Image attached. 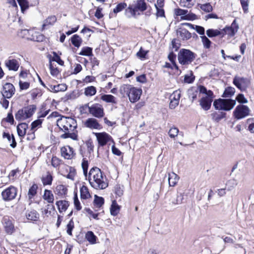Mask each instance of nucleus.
Instances as JSON below:
<instances>
[{
	"label": "nucleus",
	"mask_w": 254,
	"mask_h": 254,
	"mask_svg": "<svg viewBox=\"0 0 254 254\" xmlns=\"http://www.w3.org/2000/svg\"><path fill=\"white\" fill-rule=\"evenodd\" d=\"M49 87V90L55 93L65 91L67 89V86L65 84H59L56 85H50Z\"/></svg>",
	"instance_id": "23"
},
{
	"label": "nucleus",
	"mask_w": 254,
	"mask_h": 254,
	"mask_svg": "<svg viewBox=\"0 0 254 254\" xmlns=\"http://www.w3.org/2000/svg\"><path fill=\"white\" fill-rule=\"evenodd\" d=\"M3 224L6 233L11 234L14 231V227L12 221L8 218H4Z\"/></svg>",
	"instance_id": "19"
},
{
	"label": "nucleus",
	"mask_w": 254,
	"mask_h": 254,
	"mask_svg": "<svg viewBox=\"0 0 254 254\" xmlns=\"http://www.w3.org/2000/svg\"><path fill=\"white\" fill-rule=\"evenodd\" d=\"M67 190V189L65 186L59 185L56 187L55 192L59 196H63L66 194Z\"/></svg>",
	"instance_id": "29"
},
{
	"label": "nucleus",
	"mask_w": 254,
	"mask_h": 254,
	"mask_svg": "<svg viewBox=\"0 0 254 254\" xmlns=\"http://www.w3.org/2000/svg\"><path fill=\"white\" fill-rule=\"evenodd\" d=\"M94 206L96 208H100L104 203V199L102 197L95 195L94 200Z\"/></svg>",
	"instance_id": "41"
},
{
	"label": "nucleus",
	"mask_w": 254,
	"mask_h": 254,
	"mask_svg": "<svg viewBox=\"0 0 254 254\" xmlns=\"http://www.w3.org/2000/svg\"><path fill=\"white\" fill-rule=\"evenodd\" d=\"M38 186L36 184L33 185L29 189L28 191V195L29 198H31L34 196L37 193V190Z\"/></svg>",
	"instance_id": "50"
},
{
	"label": "nucleus",
	"mask_w": 254,
	"mask_h": 254,
	"mask_svg": "<svg viewBox=\"0 0 254 254\" xmlns=\"http://www.w3.org/2000/svg\"><path fill=\"white\" fill-rule=\"evenodd\" d=\"M61 153L62 156L65 159H71L75 155L74 149L68 145L62 147L61 148Z\"/></svg>",
	"instance_id": "14"
},
{
	"label": "nucleus",
	"mask_w": 254,
	"mask_h": 254,
	"mask_svg": "<svg viewBox=\"0 0 254 254\" xmlns=\"http://www.w3.org/2000/svg\"><path fill=\"white\" fill-rule=\"evenodd\" d=\"M233 84L241 91L246 90L249 85V80L245 77L236 76L233 79Z\"/></svg>",
	"instance_id": "12"
},
{
	"label": "nucleus",
	"mask_w": 254,
	"mask_h": 254,
	"mask_svg": "<svg viewBox=\"0 0 254 254\" xmlns=\"http://www.w3.org/2000/svg\"><path fill=\"white\" fill-rule=\"evenodd\" d=\"M147 9L146 3L144 0H137L134 4H130L126 9L125 15L128 17H135L137 11L143 12Z\"/></svg>",
	"instance_id": "3"
},
{
	"label": "nucleus",
	"mask_w": 254,
	"mask_h": 254,
	"mask_svg": "<svg viewBox=\"0 0 254 254\" xmlns=\"http://www.w3.org/2000/svg\"><path fill=\"white\" fill-rule=\"evenodd\" d=\"M15 88L12 84L6 83L3 86L2 94L3 97L10 98L14 94Z\"/></svg>",
	"instance_id": "15"
},
{
	"label": "nucleus",
	"mask_w": 254,
	"mask_h": 254,
	"mask_svg": "<svg viewBox=\"0 0 254 254\" xmlns=\"http://www.w3.org/2000/svg\"><path fill=\"white\" fill-rule=\"evenodd\" d=\"M194 80V77L192 74H190V75L187 74L185 76L184 81L186 83H192Z\"/></svg>",
	"instance_id": "64"
},
{
	"label": "nucleus",
	"mask_w": 254,
	"mask_h": 254,
	"mask_svg": "<svg viewBox=\"0 0 254 254\" xmlns=\"http://www.w3.org/2000/svg\"><path fill=\"white\" fill-rule=\"evenodd\" d=\"M247 123L249 124V130L251 132L254 133V120L249 119L247 120Z\"/></svg>",
	"instance_id": "61"
},
{
	"label": "nucleus",
	"mask_w": 254,
	"mask_h": 254,
	"mask_svg": "<svg viewBox=\"0 0 254 254\" xmlns=\"http://www.w3.org/2000/svg\"><path fill=\"white\" fill-rule=\"evenodd\" d=\"M181 97V91L180 90H176L170 96V100L180 101Z\"/></svg>",
	"instance_id": "48"
},
{
	"label": "nucleus",
	"mask_w": 254,
	"mask_h": 254,
	"mask_svg": "<svg viewBox=\"0 0 254 254\" xmlns=\"http://www.w3.org/2000/svg\"><path fill=\"white\" fill-rule=\"evenodd\" d=\"M235 92V90L234 88L232 87H228L225 89L222 97L224 98L231 97L234 94Z\"/></svg>",
	"instance_id": "42"
},
{
	"label": "nucleus",
	"mask_w": 254,
	"mask_h": 254,
	"mask_svg": "<svg viewBox=\"0 0 254 254\" xmlns=\"http://www.w3.org/2000/svg\"><path fill=\"white\" fill-rule=\"evenodd\" d=\"M195 58V54L190 50L181 49L178 55L179 62L182 65H188L191 64Z\"/></svg>",
	"instance_id": "5"
},
{
	"label": "nucleus",
	"mask_w": 254,
	"mask_h": 254,
	"mask_svg": "<svg viewBox=\"0 0 254 254\" xmlns=\"http://www.w3.org/2000/svg\"><path fill=\"white\" fill-rule=\"evenodd\" d=\"M114 191L116 194L119 197L121 196L124 193L123 188L120 185H116L115 187Z\"/></svg>",
	"instance_id": "54"
},
{
	"label": "nucleus",
	"mask_w": 254,
	"mask_h": 254,
	"mask_svg": "<svg viewBox=\"0 0 254 254\" xmlns=\"http://www.w3.org/2000/svg\"><path fill=\"white\" fill-rule=\"evenodd\" d=\"M53 55L54 56L53 57L52 61L57 62L60 65H63L64 64V62L56 52H53Z\"/></svg>",
	"instance_id": "58"
},
{
	"label": "nucleus",
	"mask_w": 254,
	"mask_h": 254,
	"mask_svg": "<svg viewBox=\"0 0 254 254\" xmlns=\"http://www.w3.org/2000/svg\"><path fill=\"white\" fill-rule=\"evenodd\" d=\"M43 198L49 203H53L54 196L51 190H45L43 195Z\"/></svg>",
	"instance_id": "32"
},
{
	"label": "nucleus",
	"mask_w": 254,
	"mask_h": 254,
	"mask_svg": "<svg viewBox=\"0 0 254 254\" xmlns=\"http://www.w3.org/2000/svg\"><path fill=\"white\" fill-rule=\"evenodd\" d=\"M85 239L91 244L96 243L97 237L92 231H89L86 233Z\"/></svg>",
	"instance_id": "35"
},
{
	"label": "nucleus",
	"mask_w": 254,
	"mask_h": 254,
	"mask_svg": "<svg viewBox=\"0 0 254 254\" xmlns=\"http://www.w3.org/2000/svg\"><path fill=\"white\" fill-rule=\"evenodd\" d=\"M241 4L244 13H247L248 11V0H240Z\"/></svg>",
	"instance_id": "60"
},
{
	"label": "nucleus",
	"mask_w": 254,
	"mask_h": 254,
	"mask_svg": "<svg viewBox=\"0 0 254 254\" xmlns=\"http://www.w3.org/2000/svg\"><path fill=\"white\" fill-rule=\"evenodd\" d=\"M88 161L85 160H83L82 162V167L83 171V174L84 176L87 178V171H88Z\"/></svg>",
	"instance_id": "57"
},
{
	"label": "nucleus",
	"mask_w": 254,
	"mask_h": 254,
	"mask_svg": "<svg viewBox=\"0 0 254 254\" xmlns=\"http://www.w3.org/2000/svg\"><path fill=\"white\" fill-rule=\"evenodd\" d=\"M24 32H26L28 34L27 39L31 41L40 42H42L44 40L45 37L43 35L33 30H24Z\"/></svg>",
	"instance_id": "13"
},
{
	"label": "nucleus",
	"mask_w": 254,
	"mask_h": 254,
	"mask_svg": "<svg viewBox=\"0 0 254 254\" xmlns=\"http://www.w3.org/2000/svg\"><path fill=\"white\" fill-rule=\"evenodd\" d=\"M36 110V106L30 105L22 109L19 110L15 115L16 120L20 121L30 118L35 113Z\"/></svg>",
	"instance_id": "6"
},
{
	"label": "nucleus",
	"mask_w": 254,
	"mask_h": 254,
	"mask_svg": "<svg viewBox=\"0 0 254 254\" xmlns=\"http://www.w3.org/2000/svg\"><path fill=\"white\" fill-rule=\"evenodd\" d=\"M26 216L27 219L31 221H37L39 217L38 213L35 210H32L26 213Z\"/></svg>",
	"instance_id": "30"
},
{
	"label": "nucleus",
	"mask_w": 254,
	"mask_h": 254,
	"mask_svg": "<svg viewBox=\"0 0 254 254\" xmlns=\"http://www.w3.org/2000/svg\"><path fill=\"white\" fill-rule=\"evenodd\" d=\"M184 198V194L182 193H179L177 194V198L176 199V201L174 202L175 204H181L183 202Z\"/></svg>",
	"instance_id": "62"
},
{
	"label": "nucleus",
	"mask_w": 254,
	"mask_h": 254,
	"mask_svg": "<svg viewBox=\"0 0 254 254\" xmlns=\"http://www.w3.org/2000/svg\"><path fill=\"white\" fill-rule=\"evenodd\" d=\"M61 160L56 156H53L51 159V164L54 168L58 167L60 164Z\"/></svg>",
	"instance_id": "56"
},
{
	"label": "nucleus",
	"mask_w": 254,
	"mask_h": 254,
	"mask_svg": "<svg viewBox=\"0 0 254 254\" xmlns=\"http://www.w3.org/2000/svg\"><path fill=\"white\" fill-rule=\"evenodd\" d=\"M96 93V88L93 86H88L85 88L84 94L87 96H92Z\"/></svg>",
	"instance_id": "40"
},
{
	"label": "nucleus",
	"mask_w": 254,
	"mask_h": 254,
	"mask_svg": "<svg viewBox=\"0 0 254 254\" xmlns=\"http://www.w3.org/2000/svg\"><path fill=\"white\" fill-rule=\"evenodd\" d=\"M17 1L20 6L21 12L24 13L25 11L29 7L28 0H17Z\"/></svg>",
	"instance_id": "39"
},
{
	"label": "nucleus",
	"mask_w": 254,
	"mask_h": 254,
	"mask_svg": "<svg viewBox=\"0 0 254 254\" xmlns=\"http://www.w3.org/2000/svg\"><path fill=\"white\" fill-rule=\"evenodd\" d=\"M74 228V222L72 219H71L66 226V232L70 235L72 236V231Z\"/></svg>",
	"instance_id": "52"
},
{
	"label": "nucleus",
	"mask_w": 254,
	"mask_h": 254,
	"mask_svg": "<svg viewBox=\"0 0 254 254\" xmlns=\"http://www.w3.org/2000/svg\"><path fill=\"white\" fill-rule=\"evenodd\" d=\"M168 175V182L169 186L171 187H174L177 184L179 180V177L174 172L169 173Z\"/></svg>",
	"instance_id": "25"
},
{
	"label": "nucleus",
	"mask_w": 254,
	"mask_h": 254,
	"mask_svg": "<svg viewBox=\"0 0 254 254\" xmlns=\"http://www.w3.org/2000/svg\"><path fill=\"white\" fill-rule=\"evenodd\" d=\"M148 53V51H144L143 50L142 48L141 47L139 51L136 53V56L140 59H145Z\"/></svg>",
	"instance_id": "53"
},
{
	"label": "nucleus",
	"mask_w": 254,
	"mask_h": 254,
	"mask_svg": "<svg viewBox=\"0 0 254 254\" xmlns=\"http://www.w3.org/2000/svg\"><path fill=\"white\" fill-rule=\"evenodd\" d=\"M3 138H6L8 140V142L10 143V146L14 148L16 146V142L15 141L14 137L13 135H10V134L8 132H3L2 134Z\"/></svg>",
	"instance_id": "31"
},
{
	"label": "nucleus",
	"mask_w": 254,
	"mask_h": 254,
	"mask_svg": "<svg viewBox=\"0 0 254 254\" xmlns=\"http://www.w3.org/2000/svg\"><path fill=\"white\" fill-rule=\"evenodd\" d=\"M82 42L81 38L77 34L73 35L71 38V43L77 48L80 46Z\"/></svg>",
	"instance_id": "37"
},
{
	"label": "nucleus",
	"mask_w": 254,
	"mask_h": 254,
	"mask_svg": "<svg viewBox=\"0 0 254 254\" xmlns=\"http://www.w3.org/2000/svg\"><path fill=\"white\" fill-rule=\"evenodd\" d=\"M57 21V17L55 15L49 16L44 21L42 25V30L49 28L53 25Z\"/></svg>",
	"instance_id": "22"
},
{
	"label": "nucleus",
	"mask_w": 254,
	"mask_h": 254,
	"mask_svg": "<svg viewBox=\"0 0 254 254\" xmlns=\"http://www.w3.org/2000/svg\"><path fill=\"white\" fill-rule=\"evenodd\" d=\"M17 192V189L11 186L2 191L1 196L4 200L10 201L15 198Z\"/></svg>",
	"instance_id": "11"
},
{
	"label": "nucleus",
	"mask_w": 254,
	"mask_h": 254,
	"mask_svg": "<svg viewBox=\"0 0 254 254\" xmlns=\"http://www.w3.org/2000/svg\"><path fill=\"white\" fill-rule=\"evenodd\" d=\"M57 125L64 132L73 131L77 127L76 122L74 119L72 118L65 117L58 120Z\"/></svg>",
	"instance_id": "4"
},
{
	"label": "nucleus",
	"mask_w": 254,
	"mask_h": 254,
	"mask_svg": "<svg viewBox=\"0 0 254 254\" xmlns=\"http://www.w3.org/2000/svg\"><path fill=\"white\" fill-rule=\"evenodd\" d=\"M101 99L107 103L116 104V99L114 96L110 94H104L101 96Z\"/></svg>",
	"instance_id": "34"
},
{
	"label": "nucleus",
	"mask_w": 254,
	"mask_h": 254,
	"mask_svg": "<svg viewBox=\"0 0 254 254\" xmlns=\"http://www.w3.org/2000/svg\"><path fill=\"white\" fill-rule=\"evenodd\" d=\"M250 112V108L246 105H238L233 112V115L236 119L240 120L249 116Z\"/></svg>",
	"instance_id": "8"
},
{
	"label": "nucleus",
	"mask_w": 254,
	"mask_h": 254,
	"mask_svg": "<svg viewBox=\"0 0 254 254\" xmlns=\"http://www.w3.org/2000/svg\"><path fill=\"white\" fill-rule=\"evenodd\" d=\"M28 128V125L26 123L19 124L17 126V131L19 136H24L26 132V129Z\"/></svg>",
	"instance_id": "28"
},
{
	"label": "nucleus",
	"mask_w": 254,
	"mask_h": 254,
	"mask_svg": "<svg viewBox=\"0 0 254 254\" xmlns=\"http://www.w3.org/2000/svg\"><path fill=\"white\" fill-rule=\"evenodd\" d=\"M53 181V177L49 172H47L45 176L42 178V182L44 186L51 185Z\"/></svg>",
	"instance_id": "33"
},
{
	"label": "nucleus",
	"mask_w": 254,
	"mask_h": 254,
	"mask_svg": "<svg viewBox=\"0 0 254 254\" xmlns=\"http://www.w3.org/2000/svg\"><path fill=\"white\" fill-rule=\"evenodd\" d=\"M79 54L82 56H90L92 55V49L88 47H83Z\"/></svg>",
	"instance_id": "45"
},
{
	"label": "nucleus",
	"mask_w": 254,
	"mask_h": 254,
	"mask_svg": "<svg viewBox=\"0 0 254 254\" xmlns=\"http://www.w3.org/2000/svg\"><path fill=\"white\" fill-rule=\"evenodd\" d=\"M179 132V129L175 127H173L169 129L168 134L171 138H174L177 136Z\"/></svg>",
	"instance_id": "46"
},
{
	"label": "nucleus",
	"mask_w": 254,
	"mask_h": 254,
	"mask_svg": "<svg viewBox=\"0 0 254 254\" xmlns=\"http://www.w3.org/2000/svg\"><path fill=\"white\" fill-rule=\"evenodd\" d=\"M178 36L183 40H187L191 37L190 33L185 28L181 29L177 32Z\"/></svg>",
	"instance_id": "24"
},
{
	"label": "nucleus",
	"mask_w": 254,
	"mask_h": 254,
	"mask_svg": "<svg viewBox=\"0 0 254 254\" xmlns=\"http://www.w3.org/2000/svg\"><path fill=\"white\" fill-rule=\"evenodd\" d=\"M127 6V4L125 2H121L118 3L116 7L113 9V12L109 14L110 18L115 17L118 13L122 11Z\"/></svg>",
	"instance_id": "20"
},
{
	"label": "nucleus",
	"mask_w": 254,
	"mask_h": 254,
	"mask_svg": "<svg viewBox=\"0 0 254 254\" xmlns=\"http://www.w3.org/2000/svg\"><path fill=\"white\" fill-rule=\"evenodd\" d=\"M236 100L232 99H219L213 102V106L216 110L230 111L236 104Z\"/></svg>",
	"instance_id": "7"
},
{
	"label": "nucleus",
	"mask_w": 254,
	"mask_h": 254,
	"mask_svg": "<svg viewBox=\"0 0 254 254\" xmlns=\"http://www.w3.org/2000/svg\"><path fill=\"white\" fill-rule=\"evenodd\" d=\"M84 126L90 129H100L101 126L94 118H88L84 123Z\"/></svg>",
	"instance_id": "17"
},
{
	"label": "nucleus",
	"mask_w": 254,
	"mask_h": 254,
	"mask_svg": "<svg viewBox=\"0 0 254 254\" xmlns=\"http://www.w3.org/2000/svg\"><path fill=\"white\" fill-rule=\"evenodd\" d=\"M121 206L118 205L115 200L112 201V204L110 207L111 214L113 216H116L120 212Z\"/></svg>",
	"instance_id": "27"
},
{
	"label": "nucleus",
	"mask_w": 254,
	"mask_h": 254,
	"mask_svg": "<svg viewBox=\"0 0 254 254\" xmlns=\"http://www.w3.org/2000/svg\"><path fill=\"white\" fill-rule=\"evenodd\" d=\"M200 8L202 10L207 12H209L212 10V7L210 3L202 4Z\"/></svg>",
	"instance_id": "59"
},
{
	"label": "nucleus",
	"mask_w": 254,
	"mask_h": 254,
	"mask_svg": "<svg viewBox=\"0 0 254 254\" xmlns=\"http://www.w3.org/2000/svg\"><path fill=\"white\" fill-rule=\"evenodd\" d=\"M206 34L209 37L211 38L220 35L221 32L217 29H209L206 31Z\"/></svg>",
	"instance_id": "44"
},
{
	"label": "nucleus",
	"mask_w": 254,
	"mask_h": 254,
	"mask_svg": "<svg viewBox=\"0 0 254 254\" xmlns=\"http://www.w3.org/2000/svg\"><path fill=\"white\" fill-rule=\"evenodd\" d=\"M80 196L82 199H87L90 196L88 189L86 186H83L80 188Z\"/></svg>",
	"instance_id": "43"
},
{
	"label": "nucleus",
	"mask_w": 254,
	"mask_h": 254,
	"mask_svg": "<svg viewBox=\"0 0 254 254\" xmlns=\"http://www.w3.org/2000/svg\"><path fill=\"white\" fill-rule=\"evenodd\" d=\"M56 205L58 206L59 212L62 213L66 210L69 206V203L66 200H59L56 202Z\"/></svg>",
	"instance_id": "26"
},
{
	"label": "nucleus",
	"mask_w": 254,
	"mask_h": 254,
	"mask_svg": "<svg viewBox=\"0 0 254 254\" xmlns=\"http://www.w3.org/2000/svg\"><path fill=\"white\" fill-rule=\"evenodd\" d=\"M5 64L9 70L17 71L19 67L18 62L15 59L7 60L5 61Z\"/></svg>",
	"instance_id": "21"
},
{
	"label": "nucleus",
	"mask_w": 254,
	"mask_h": 254,
	"mask_svg": "<svg viewBox=\"0 0 254 254\" xmlns=\"http://www.w3.org/2000/svg\"><path fill=\"white\" fill-rule=\"evenodd\" d=\"M95 135L97 137L99 144L101 146H104L109 141L111 137L106 132L96 133Z\"/></svg>",
	"instance_id": "16"
},
{
	"label": "nucleus",
	"mask_w": 254,
	"mask_h": 254,
	"mask_svg": "<svg viewBox=\"0 0 254 254\" xmlns=\"http://www.w3.org/2000/svg\"><path fill=\"white\" fill-rule=\"evenodd\" d=\"M88 108L89 113L94 117L97 118H102L104 115V109L102 106L99 104H93L91 106L88 107L85 105L83 108Z\"/></svg>",
	"instance_id": "9"
},
{
	"label": "nucleus",
	"mask_w": 254,
	"mask_h": 254,
	"mask_svg": "<svg viewBox=\"0 0 254 254\" xmlns=\"http://www.w3.org/2000/svg\"><path fill=\"white\" fill-rule=\"evenodd\" d=\"M212 119L216 121L219 122L221 119L225 117L226 113L224 112H214L211 114Z\"/></svg>",
	"instance_id": "38"
},
{
	"label": "nucleus",
	"mask_w": 254,
	"mask_h": 254,
	"mask_svg": "<svg viewBox=\"0 0 254 254\" xmlns=\"http://www.w3.org/2000/svg\"><path fill=\"white\" fill-rule=\"evenodd\" d=\"M176 57V55L173 52H171L169 54L168 58L169 61L172 63L175 68L178 70V66L177 65L175 62Z\"/></svg>",
	"instance_id": "49"
},
{
	"label": "nucleus",
	"mask_w": 254,
	"mask_h": 254,
	"mask_svg": "<svg viewBox=\"0 0 254 254\" xmlns=\"http://www.w3.org/2000/svg\"><path fill=\"white\" fill-rule=\"evenodd\" d=\"M189 97L193 102L197 97L198 90L195 88H191L189 90Z\"/></svg>",
	"instance_id": "47"
},
{
	"label": "nucleus",
	"mask_w": 254,
	"mask_h": 254,
	"mask_svg": "<svg viewBox=\"0 0 254 254\" xmlns=\"http://www.w3.org/2000/svg\"><path fill=\"white\" fill-rule=\"evenodd\" d=\"M239 28L238 25L236 23V20H234L232 22L230 27H227L224 28L223 31L225 34L232 37L235 35L237 32Z\"/></svg>",
	"instance_id": "18"
},
{
	"label": "nucleus",
	"mask_w": 254,
	"mask_h": 254,
	"mask_svg": "<svg viewBox=\"0 0 254 254\" xmlns=\"http://www.w3.org/2000/svg\"><path fill=\"white\" fill-rule=\"evenodd\" d=\"M201 38L204 47L206 49H209L211 43L209 39L205 35L201 36Z\"/></svg>",
	"instance_id": "51"
},
{
	"label": "nucleus",
	"mask_w": 254,
	"mask_h": 254,
	"mask_svg": "<svg viewBox=\"0 0 254 254\" xmlns=\"http://www.w3.org/2000/svg\"><path fill=\"white\" fill-rule=\"evenodd\" d=\"M74 204L75 208L77 210H80L81 209V206L80 205V202L78 199L77 196L75 194L74 196Z\"/></svg>",
	"instance_id": "63"
},
{
	"label": "nucleus",
	"mask_w": 254,
	"mask_h": 254,
	"mask_svg": "<svg viewBox=\"0 0 254 254\" xmlns=\"http://www.w3.org/2000/svg\"><path fill=\"white\" fill-rule=\"evenodd\" d=\"M120 92L122 94H127L131 103H135L139 100L142 93L141 89L132 87L128 84H124L122 86Z\"/></svg>",
	"instance_id": "2"
},
{
	"label": "nucleus",
	"mask_w": 254,
	"mask_h": 254,
	"mask_svg": "<svg viewBox=\"0 0 254 254\" xmlns=\"http://www.w3.org/2000/svg\"><path fill=\"white\" fill-rule=\"evenodd\" d=\"M213 97V92L211 90H208L207 95L202 97L199 101L200 105L202 109L205 111L208 110L211 107Z\"/></svg>",
	"instance_id": "10"
},
{
	"label": "nucleus",
	"mask_w": 254,
	"mask_h": 254,
	"mask_svg": "<svg viewBox=\"0 0 254 254\" xmlns=\"http://www.w3.org/2000/svg\"><path fill=\"white\" fill-rule=\"evenodd\" d=\"M183 25H187L190 28L195 29L196 30V31L200 35H201L203 36L204 35L205 30H204V27H203L202 26H198V25H193L191 24L187 23H184Z\"/></svg>",
	"instance_id": "36"
},
{
	"label": "nucleus",
	"mask_w": 254,
	"mask_h": 254,
	"mask_svg": "<svg viewBox=\"0 0 254 254\" xmlns=\"http://www.w3.org/2000/svg\"><path fill=\"white\" fill-rule=\"evenodd\" d=\"M236 99L239 103L241 104L247 103L248 102L243 94H239Z\"/></svg>",
	"instance_id": "55"
},
{
	"label": "nucleus",
	"mask_w": 254,
	"mask_h": 254,
	"mask_svg": "<svg viewBox=\"0 0 254 254\" xmlns=\"http://www.w3.org/2000/svg\"><path fill=\"white\" fill-rule=\"evenodd\" d=\"M88 180L91 186L96 190H104L108 186L106 177L97 167H93L90 169Z\"/></svg>",
	"instance_id": "1"
}]
</instances>
